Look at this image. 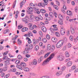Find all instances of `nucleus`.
Segmentation results:
<instances>
[{"mask_svg":"<svg viewBox=\"0 0 78 78\" xmlns=\"http://www.w3.org/2000/svg\"><path fill=\"white\" fill-rule=\"evenodd\" d=\"M44 3H40L38 4V6H42V7H45V5H48V0H43Z\"/></svg>","mask_w":78,"mask_h":78,"instance_id":"f257e3e1","label":"nucleus"},{"mask_svg":"<svg viewBox=\"0 0 78 78\" xmlns=\"http://www.w3.org/2000/svg\"><path fill=\"white\" fill-rule=\"evenodd\" d=\"M20 65L22 66V67L23 68L24 70V71H25L26 72H29L30 71V69L27 67H25V66H26V64L25 63L22 62H21V63H20Z\"/></svg>","mask_w":78,"mask_h":78,"instance_id":"f03ea898","label":"nucleus"},{"mask_svg":"<svg viewBox=\"0 0 78 78\" xmlns=\"http://www.w3.org/2000/svg\"><path fill=\"white\" fill-rule=\"evenodd\" d=\"M64 44V41L63 40H60L58 41L56 44V47L57 48H60Z\"/></svg>","mask_w":78,"mask_h":78,"instance_id":"7ed1b4c3","label":"nucleus"},{"mask_svg":"<svg viewBox=\"0 0 78 78\" xmlns=\"http://www.w3.org/2000/svg\"><path fill=\"white\" fill-rule=\"evenodd\" d=\"M30 5V7H28L27 8V9H28L29 11H30V12H32V11H33V8L34 7V4L32 3H31Z\"/></svg>","mask_w":78,"mask_h":78,"instance_id":"20e7f679","label":"nucleus"},{"mask_svg":"<svg viewBox=\"0 0 78 78\" xmlns=\"http://www.w3.org/2000/svg\"><path fill=\"white\" fill-rule=\"evenodd\" d=\"M49 61H50V60L48 59L47 58V59L45 60L43 62L42 64V66H45V65L47 64L48 62H49Z\"/></svg>","mask_w":78,"mask_h":78,"instance_id":"39448f33","label":"nucleus"},{"mask_svg":"<svg viewBox=\"0 0 78 78\" xmlns=\"http://www.w3.org/2000/svg\"><path fill=\"white\" fill-rule=\"evenodd\" d=\"M33 44L34 45H35L36 44H38L39 42V40L37 39H33Z\"/></svg>","mask_w":78,"mask_h":78,"instance_id":"423d86ee","label":"nucleus"},{"mask_svg":"<svg viewBox=\"0 0 78 78\" xmlns=\"http://www.w3.org/2000/svg\"><path fill=\"white\" fill-rule=\"evenodd\" d=\"M25 2H26V0H23L22 1V2H21L20 4V8H22V7L23 6V5L25 3Z\"/></svg>","mask_w":78,"mask_h":78,"instance_id":"0eeeda50","label":"nucleus"},{"mask_svg":"<svg viewBox=\"0 0 78 78\" xmlns=\"http://www.w3.org/2000/svg\"><path fill=\"white\" fill-rule=\"evenodd\" d=\"M22 21L23 22H25V24H28V20L26 19V18H22Z\"/></svg>","mask_w":78,"mask_h":78,"instance_id":"6e6552de","label":"nucleus"},{"mask_svg":"<svg viewBox=\"0 0 78 78\" xmlns=\"http://www.w3.org/2000/svg\"><path fill=\"white\" fill-rule=\"evenodd\" d=\"M65 32H66V30H65V29H64L62 28L61 30L60 33H61V34H62V35H64V34H65Z\"/></svg>","mask_w":78,"mask_h":78,"instance_id":"1a4fd4ad","label":"nucleus"},{"mask_svg":"<svg viewBox=\"0 0 78 78\" xmlns=\"http://www.w3.org/2000/svg\"><path fill=\"white\" fill-rule=\"evenodd\" d=\"M55 54L53 53V54H51L50 55L49 57L48 58V59L49 61H50V60H51V59H52V58H54V56H55Z\"/></svg>","mask_w":78,"mask_h":78,"instance_id":"9d476101","label":"nucleus"},{"mask_svg":"<svg viewBox=\"0 0 78 78\" xmlns=\"http://www.w3.org/2000/svg\"><path fill=\"white\" fill-rule=\"evenodd\" d=\"M3 60L4 61H6L8 60V61H11V59L8 58V57L7 56H4L2 58Z\"/></svg>","mask_w":78,"mask_h":78,"instance_id":"9b49d317","label":"nucleus"},{"mask_svg":"<svg viewBox=\"0 0 78 78\" xmlns=\"http://www.w3.org/2000/svg\"><path fill=\"white\" fill-rule=\"evenodd\" d=\"M70 31L71 33L72 34H74V33H75V29L72 27L70 28Z\"/></svg>","mask_w":78,"mask_h":78,"instance_id":"f8f14e48","label":"nucleus"},{"mask_svg":"<svg viewBox=\"0 0 78 78\" xmlns=\"http://www.w3.org/2000/svg\"><path fill=\"white\" fill-rule=\"evenodd\" d=\"M41 30L44 33H46L47 32V28L44 26L41 27Z\"/></svg>","mask_w":78,"mask_h":78,"instance_id":"ddd939ff","label":"nucleus"},{"mask_svg":"<svg viewBox=\"0 0 78 78\" xmlns=\"http://www.w3.org/2000/svg\"><path fill=\"white\" fill-rule=\"evenodd\" d=\"M64 60V57L62 55H59L58 56V60L59 61H62Z\"/></svg>","mask_w":78,"mask_h":78,"instance_id":"4468645a","label":"nucleus"},{"mask_svg":"<svg viewBox=\"0 0 78 78\" xmlns=\"http://www.w3.org/2000/svg\"><path fill=\"white\" fill-rule=\"evenodd\" d=\"M28 37H30V36H33V34L31 32H29L27 33Z\"/></svg>","mask_w":78,"mask_h":78,"instance_id":"2eb2a0df","label":"nucleus"},{"mask_svg":"<svg viewBox=\"0 0 78 78\" xmlns=\"http://www.w3.org/2000/svg\"><path fill=\"white\" fill-rule=\"evenodd\" d=\"M10 61H9L8 60H7L6 61H5L4 62V63L5 64H6L7 65H9L10 64V62H9Z\"/></svg>","mask_w":78,"mask_h":78,"instance_id":"dca6fc26","label":"nucleus"},{"mask_svg":"<svg viewBox=\"0 0 78 78\" xmlns=\"http://www.w3.org/2000/svg\"><path fill=\"white\" fill-rule=\"evenodd\" d=\"M76 69V67L74 65L71 68V69H69V72H72V70H74Z\"/></svg>","mask_w":78,"mask_h":78,"instance_id":"f3484780","label":"nucleus"},{"mask_svg":"<svg viewBox=\"0 0 78 78\" xmlns=\"http://www.w3.org/2000/svg\"><path fill=\"white\" fill-rule=\"evenodd\" d=\"M72 64V62L71 61L68 62L66 66L67 67H70Z\"/></svg>","mask_w":78,"mask_h":78,"instance_id":"a211bd4d","label":"nucleus"},{"mask_svg":"<svg viewBox=\"0 0 78 78\" xmlns=\"http://www.w3.org/2000/svg\"><path fill=\"white\" fill-rule=\"evenodd\" d=\"M50 54V52H47L46 54L44 56V58H47L48 56H49Z\"/></svg>","mask_w":78,"mask_h":78,"instance_id":"6ab92c4d","label":"nucleus"},{"mask_svg":"<svg viewBox=\"0 0 78 78\" xmlns=\"http://www.w3.org/2000/svg\"><path fill=\"white\" fill-rule=\"evenodd\" d=\"M43 60V57H41L38 60V62L39 63H40Z\"/></svg>","mask_w":78,"mask_h":78,"instance_id":"aec40b11","label":"nucleus"},{"mask_svg":"<svg viewBox=\"0 0 78 78\" xmlns=\"http://www.w3.org/2000/svg\"><path fill=\"white\" fill-rule=\"evenodd\" d=\"M49 16L51 18H53V13L52 12H50L49 14Z\"/></svg>","mask_w":78,"mask_h":78,"instance_id":"412c9836","label":"nucleus"},{"mask_svg":"<svg viewBox=\"0 0 78 78\" xmlns=\"http://www.w3.org/2000/svg\"><path fill=\"white\" fill-rule=\"evenodd\" d=\"M16 67L18 69H20V70H23V68L22 67V66L19 65H17L16 66Z\"/></svg>","mask_w":78,"mask_h":78,"instance_id":"4be33fe9","label":"nucleus"},{"mask_svg":"<svg viewBox=\"0 0 78 78\" xmlns=\"http://www.w3.org/2000/svg\"><path fill=\"white\" fill-rule=\"evenodd\" d=\"M55 45H52V47L51 49V51H53V50H55Z\"/></svg>","mask_w":78,"mask_h":78,"instance_id":"5701e85b","label":"nucleus"},{"mask_svg":"<svg viewBox=\"0 0 78 78\" xmlns=\"http://www.w3.org/2000/svg\"><path fill=\"white\" fill-rule=\"evenodd\" d=\"M29 51H24L23 52V55H26V54H28Z\"/></svg>","mask_w":78,"mask_h":78,"instance_id":"b1692460","label":"nucleus"},{"mask_svg":"<svg viewBox=\"0 0 78 78\" xmlns=\"http://www.w3.org/2000/svg\"><path fill=\"white\" fill-rule=\"evenodd\" d=\"M62 74V73L61 72H58L56 73V75L57 76H59Z\"/></svg>","mask_w":78,"mask_h":78,"instance_id":"393cba45","label":"nucleus"},{"mask_svg":"<svg viewBox=\"0 0 78 78\" xmlns=\"http://www.w3.org/2000/svg\"><path fill=\"white\" fill-rule=\"evenodd\" d=\"M51 40L52 42H56L57 41V39L55 37H53L52 38Z\"/></svg>","mask_w":78,"mask_h":78,"instance_id":"a878e982","label":"nucleus"},{"mask_svg":"<svg viewBox=\"0 0 78 78\" xmlns=\"http://www.w3.org/2000/svg\"><path fill=\"white\" fill-rule=\"evenodd\" d=\"M47 47L48 50H51V46L50 44H48Z\"/></svg>","mask_w":78,"mask_h":78,"instance_id":"bb28decb","label":"nucleus"},{"mask_svg":"<svg viewBox=\"0 0 78 78\" xmlns=\"http://www.w3.org/2000/svg\"><path fill=\"white\" fill-rule=\"evenodd\" d=\"M65 55L67 58L69 57V52L67 51L66 52Z\"/></svg>","mask_w":78,"mask_h":78,"instance_id":"cd10ccee","label":"nucleus"},{"mask_svg":"<svg viewBox=\"0 0 78 78\" xmlns=\"http://www.w3.org/2000/svg\"><path fill=\"white\" fill-rule=\"evenodd\" d=\"M55 34L57 37H59L60 36V34H59V33L56 32L55 33Z\"/></svg>","mask_w":78,"mask_h":78,"instance_id":"c85d7f7f","label":"nucleus"},{"mask_svg":"<svg viewBox=\"0 0 78 78\" xmlns=\"http://www.w3.org/2000/svg\"><path fill=\"white\" fill-rule=\"evenodd\" d=\"M58 23L60 25H62V24H63V22L62 20H59Z\"/></svg>","mask_w":78,"mask_h":78,"instance_id":"c756f323","label":"nucleus"},{"mask_svg":"<svg viewBox=\"0 0 78 78\" xmlns=\"http://www.w3.org/2000/svg\"><path fill=\"white\" fill-rule=\"evenodd\" d=\"M29 49H32V48H33V45L32 44H30L29 46Z\"/></svg>","mask_w":78,"mask_h":78,"instance_id":"7c9ffc66","label":"nucleus"},{"mask_svg":"<svg viewBox=\"0 0 78 78\" xmlns=\"http://www.w3.org/2000/svg\"><path fill=\"white\" fill-rule=\"evenodd\" d=\"M29 29H30V30H33V29H34V28L32 26V25L29 26Z\"/></svg>","mask_w":78,"mask_h":78,"instance_id":"2f4dec72","label":"nucleus"},{"mask_svg":"<svg viewBox=\"0 0 78 78\" xmlns=\"http://www.w3.org/2000/svg\"><path fill=\"white\" fill-rule=\"evenodd\" d=\"M35 50L36 51H37L38 50H39V46L37 45L35 47Z\"/></svg>","mask_w":78,"mask_h":78,"instance_id":"473e14b6","label":"nucleus"},{"mask_svg":"<svg viewBox=\"0 0 78 78\" xmlns=\"http://www.w3.org/2000/svg\"><path fill=\"white\" fill-rule=\"evenodd\" d=\"M42 41L44 43H45L46 42H47V39L45 38H44L42 40Z\"/></svg>","mask_w":78,"mask_h":78,"instance_id":"72a5a7b5","label":"nucleus"},{"mask_svg":"<svg viewBox=\"0 0 78 78\" xmlns=\"http://www.w3.org/2000/svg\"><path fill=\"white\" fill-rule=\"evenodd\" d=\"M40 11L41 13H45L46 12V11L44 9H41Z\"/></svg>","mask_w":78,"mask_h":78,"instance_id":"f704fd0d","label":"nucleus"},{"mask_svg":"<svg viewBox=\"0 0 78 78\" xmlns=\"http://www.w3.org/2000/svg\"><path fill=\"white\" fill-rule=\"evenodd\" d=\"M9 32V29L6 30L4 31L3 33L4 34H6V33L7 32Z\"/></svg>","mask_w":78,"mask_h":78,"instance_id":"c9c22d12","label":"nucleus"},{"mask_svg":"<svg viewBox=\"0 0 78 78\" xmlns=\"http://www.w3.org/2000/svg\"><path fill=\"white\" fill-rule=\"evenodd\" d=\"M18 58L19 59H22L23 58H22V56L21 55H19L18 56Z\"/></svg>","mask_w":78,"mask_h":78,"instance_id":"e433bc0d","label":"nucleus"},{"mask_svg":"<svg viewBox=\"0 0 78 78\" xmlns=\"http://www.w3.org/2000/svg\"><path fill=\"white\" fill-rule=\"evenodd\" d=\"M65 69H66V67L65 66H63L62 67L61 69V71H64Z\"/></svg>","mask_w":78,"mask_h":78,"instance_id":"4c0bfd02","label":"nucleus"},{"mask_svg":"<svg viewBox=\"0 0 78 78\" xmlns=\"http://www.w3.org/2000/svg\"><path fill=\"white\" fill-rule=\"evenodd\" d=\"M58 18L59 19H63V17H62V16L61 15H59L58 16Z\"/></svg>","mask_w":78,"mask_h":78,"instance_id":"58836bf2","label":"nucleus"},{"mask_svg":"<svg viewBox=\"0 0 78 78\" xmlns=\"http://www.w3.org/2000/svg\"><path fill=\"white\" fill-rule=\"evenodd\" d=\"M33 63L34 65H36L37 64V60L36 59L34 60Z\"/></svg>","mask_w":78,"mask_h":78,"instance_id":"ea45409f","label":"nucleus"},{"mask_svg":"<svg viewBox=\"0 0 78 78\" xmlns=\"http://www.w3.org/2000/svg\"><path fill=\"white\" fill-rule=\"evenodd\" d=\"M53 7L54 8H55V9H58V6H57L54 5L53 6Z\"/></svg>","mask_w":78,"mask_h":78,"instance_id":"a19ab883","label":"nucleus"},{"mask_svg":"<svg viewBox=\"0 0 78 78\" xmlns=\"http://www.w3.org/2000/svg\"><path fill=\"white\" fill-rule=\"evenodd\" d=\"M16 1H15L13 3V8H15V6H16Z\"/></svg>","mask_w":78,"mask_h":78,"instance_id":"79ce46f5","label":"nucleus"},{"mask_svg":"<svg viewBox=\"0 0 78 78\" xmlns=\"http://www.w3.org/2000/svg\"><path fill=\"white\" fill-rule=\"evenodd\" d=\"M23 27V26L22 25H19L18 27V30H20V29H21V28H22Z\"/></svg>","mask_w":78,"mask_h":78,"instance_id":"37998d69","label":"nucleus"},{"mask_svg":"<svg viewBox=\"0 0 78 78\" xmlns=\"http://www.w3.org/2000/svg\"><path fill=\"white\" fill-rule=\"evenodd\" d=\"M70 75H71V74H70V73H69V74H67L66 76V78H69V76H70Z\"/></svg>","mask_w":78,"mask_h":78,"instance_id":"c03bdc74","label":"nucleus"},{"mask_svg":"<svg viewBox=\"0 0 78 78\" xmlns=\"http://www.w3.org/2000/svg\"><path fill=\"white\" fill-rule=\"evenodd\" d=\"M69 39L70 40V41H72L73 40V37L71 35L69 37Z\"/></svg>","mask_w":78,"mask_h":78,"instance_id":"a18cd8bd","label":"nucleus"},{"mask_svg":"<svg viewBox=\"0 0 78 78\" xmlns=\"http://www.w3.org/2000/svg\"><path fill=\"white\" fill-rule=\"evenodd\" d=\"M3 70V71L4 72H5V71H6V70H7V67H5L4 68H3L2 69Z\"/></svg>","mask_w":78,"mask_h":78,"instance_id":"49530a36","label":"nucleus"},{"mask_svg":"<svg viewBox=\"0 0 78 78\" xmlns=\"http://www.w3.org/2000/svg\"><path fill=\"white\" fill-rule=\"evenodd\" d=\"M46 38L47 39H50V35H49L48 34L47 35Z\"/></svg>","mask_w":78,"mask_h":78,"instance_id":"de8ad7c7","label":"nucleus"},{"mask_svg":"<svg viewBox=\"0 0 78 78\" xmlns=\"http://www.w3.org/2000/svg\"><path fill=\"white\" fill-rule=\"evenodd\" d=\"M38 17H39V19H40V20H42L43 19V18L41 16V15H39L38 16Z\"/></svg>","mask_w":78,"mask_h":78,"instance_id":"09e8293b","label":"nucleus"},{"mask_svg":"<svg viewBox=\"0 0 78 78\" xmlns=\"http://www.w3.org/2000/svg\"><path fill=\"white\" fill-rule=\"evenodd\" d=\"M72 47V45H71V44L70 43H68V48H70Z\"/></svg>","mask_w":78,"mask_h":78,"instance_id":"8fccbe9b","label":"nucleus"},{"mask_svg":"<svg viewBox=\"0 0 78 78\" xmlns=\"http://www.w3.org/2000/svg\"><path fill=\"white\" fill-rule=\"evenodd\" d=\"M21 31L22 32H25V31H26V30H25V27L23 28L21 30Z\"/></svg>","mask_w":78,"mask_h":78,"instance_id":"3c124183","label":"nucleus"},{"mask_svg":"<svg viewBox=\"0 0 78 78\" xmlns=\"http://www.w3.org/2000/svg\"><path fill=\"white\" fill-rule=\"evenodd\" d=\"M35 19L37 21H39V18L37 16H36L35 17Z\"/></svg>","mask_w":78,"mask_h":78,"instance_id":"603ef678","label":"nucleus"},{"mask_svg":"<svg viewBox=\"0 0 78 78\" xmlns=\"http://www.w3.org/2000/svg\"><path fill=\"white\" fill-rule=\"evenodd\" d=\"M44 51L41 50V51L39 54L40 55H42V54H44Z\"/></svg>","mask_w":78,"mask_h":78,"instance_id":"864d4df0","label":"nucleus"},{"mask_svg":"<svg viewBox=\"0 0 78 78\" xmlns=\"http://www.w3.org/2000/svg\"><path fill=\"white\" fill-rule=\"evenodd\" d=\"M20 61H19V60H16V62H15L16 64H19V63H20Z\"/></svg>","mask_w":78,"mask_h":78,"instance_id":"5fc2aeb1","label":"nucleus"},{"mask_svg":"<svg viewBox=\"0 0 78 78\" xmlns=\"http://www.w3.org/2000/svg\"><path fill=\"white\" fill-rule=\"evenodd\" d=\"M25 50L26 51H28L30 50V48L27 47L25 48Z\"/></svg>","mask_w":78,"mask_h":78,"instance_id":"6e6d98bb","label":"nucleus"},{"mask_svg":"<svg viewBox=\"0 0 78 78\" xmlns=\"http://www.w3.org/2000/svg\"><path fill=\"white\" fill-rule=\"evenodd\" d=\"M62 41H63V43H64V42H66V41H67V38H66V37H65L64 38L63 40H62Z\"/></svg>","mask_w":78,"mask_h":78,"instance_id":"4d7b16f0","label":"nucleus"},{"mask_svg":"<svg viewBox=\"0 0 78 78\" xmlns=\"http://www.w3.org/2000/svg\"><path fill=\"white\" fill-rule=\"evenodd\" d=\"M70 60V58H68L66 59V60H65V62H68V61H69Z\"/></svg>","mask_w":78,"mask_h":78,"instance_id":"13d9d810","label":"nucleus"},{"mask_svg":"<svg viewBox=\"0 0 78 78\" xmlns=\"http://www.w3.org/2000/svg\"><path fill=\"white\" fill-rule=\"evenodd\" d=\"M1 42L0 44H3V41H4V40L1 39L0 40Z\"/></svg>","mask_w":78,"mask_h":78,"instance_id":"bf43d9fd","label":"nucleus"},{"mask_svg":"<svg viewBox=\"0 0 78 78\" xmlns=\"http://www.w3.org/2000/svg\"><path fill=\"white\" fill-rule=\"evenodd\" d=\"M39 45H40V46L42 47V45H43V43H42V42H40L39 43Z\"/></svg>","mask_w":78,"mask_h":78,"instance_id":"052dcab7","label":"nucleus"},{"mask_svg":"<svg viewBox=\"0 0 78 78\" xmlns=\"http://www.w3.org/2000/svg\"><path fill=\"white\" fill-rule=\"evenodd\" d=\"M29 74L31 76H33V75H34V73H30Z\"/></svg>","mask_w":78,"mask_h":78,"instance_id":"680f3d73","label":"nucleus"},{"mask_svg":"<svg viewBox=\"0 0 78 78\" xmlns=\"http://www.w3.org/2000/svg\"><path fill=\"white\" fill-rule=\"evenodd\" d=\"M28 42L29 44H30L31 43V40L30 39L28 41Z\"/></svg>","mask_w":78,"mask_h":78,"instance_id":"e2e57ef3","label":"nucleus"},{"mask_svg":"<svg viewBox=\"0 0 78 78\" xmlns=\"http://www.w3.org/2000/svg\"><path fill=\"white\" fill-rule=\"evenodd\" d=\"M17 61V59L16 58L12 59V60H11V61H12L13 62H14V61Z\"/></svg>","mask_w":78,"mask_h":78,"instance_id":"0e129e2a","label":"nucleus"},{"mask_svg":"<svg viewBox=\"0 0 78 78\" xmlns=\"http://www.w3.org/2000/svg\"><path fill=\"white\" fill-rule=\"evenodd\" d=\"M39 34H40V35H41V36H42V32L41 31H39Z\"/></svg>","mask_w":78,"mask_h":78,"instance_id":"69168bd1","label":"nucleus"},{"mask_svg":"<svg viewBox=\"0 0 78 78\" xmlns=\"http://www.w3.org/2000/svg\"><path fill=\"white\" fill-rule=\"evenodd\" d=\"M54 31H57L58 30V28L55 27V28H53Z\"/></svg>","mask_w":78,"mask_h":78,"instance_id":"338daca9","label":"nucleus"},{"mask_svg":"<svg viewBox=\"0 0 78 78\" xmlns=\"http://www.w3.org/2000/svg\"><path fill=\"white\" fill-rule=\"evenodd\" d=\"M78 72V68H77L74 71V73H76V72Z\"/></svg>","mask_w":78,"mask_h":78,"instance_id":"774afa93","label":"nucleus"}]
</instances>
